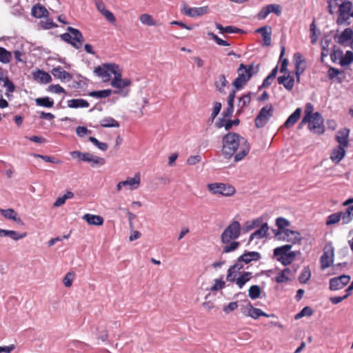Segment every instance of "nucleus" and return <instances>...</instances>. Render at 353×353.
<instances>
[{"mask_svg": "<svg viewBox=\"0 0 353 353\" xmlns=\"http://www.w3.org/2000/svg\"><path fill=\"white\" fill-rule=\"evenodd\" d=\"M353 37V30L350 28H345L339 35L337 42L342 46H345L346 43L351 40Z\"/></svg>", "mask_w": 353, "mask_h": 353, "instance_id": "31", "label": "nucleus"}, {"mask_svg": "<svg viewBox=\"0 0 353 353\" xmlns=\"http://www.w3.org/2000/svg\"><path fill=\"white\" fill-rule=\"evenodd\" d=\"M350 129L344 128L339 130L336 134L335 139L339 143L338 145L347 148L349 145Z\"/></svg>", "mask_w": 353, "mask_h": 353, "instance_id": "16", "label": "nucleus"}, {"mask_svg": "<svg viewBox=\"0 0 353 353\" xmlns=\"http://www.w3.org/2000/svg\"><path fill=\"white\" fill-rule=\"evenodd\" d=\"M269 230L267 223H263L261 228L256 230L254 232L252 233L249 237V243L251 242L254 238L261 239L267 236Z\"/></svg>", "mask_w": 353, "mask_h": 353, "instance_id": "27", "label": "nucleus"}, {"mask_svg": "<svg viewBox=\"0 0 353 353\" xmlns=\"http://www.w3.org/2000/svg\"><path fill=\"white\" fill-rule=\"evenodd\" d=\"M0 212L7 219L13 220L17 223L21 222V219L17 217V212L13 209H0Z\"/></svg>", "mask_w": 353, "mask_h": 353, "instance_id": "36", "label": "nucleus"}, {"mask_svg": "<svg viewBox=\"0 0 353 353\" xmlns=\"http://www.w3.org/2000/svg\"><path fill=\"white\" fill-rule=\"evenodd\" d=\"M247 82L248 81H246V79H243L239 77H237L234 80L232 85L236 90H240L243 88V85H245Z\"/></svg>", "mask_w": 353, "mask_h": 353, "instance_id": "56", "label": "nucleus"}, {"mask_svg": "<svg viewBox=\"0 0 353 353\" xmlns=\"http://www.w3.org/2000/svg\"><path fill=\"white\" fill-rule=\"evenodd\" d=\"M68 106L70 108H88L89 107V103L83 99H73L68 100Z\"/></svg>", "mask_w": 353, "mask_h": 353, "instance_id": "32", "label": "nucleus"}, {"mask_svg": "<svg viewBox=\"0 0 353 353\" xmlns=\"http://www.w3.org/2000/svg\"><path fill=\"white\" fill-rule=\"evenodd\" d=\"M353 61V52L350 50H347L343 57L340 61V65L341 66H345L350 65Z\"/></svg>", "mask_w": 353, "mask_h": 353, "instance_id": "50", "label": "nucleus"}, {"mask_svg": "<svg viewBox=\"0 0 353 353\" xmlns=\"http://www.w3.org/2000/svg\"><path fill=\"white\" fill-rule=\"evenodd\" d=\"M48 90L49 92H54V93H56V94H61V93H65V90L59 85L57 84V85H50L48 88Z\"/></svg>", "mask_w": 353, "mask_h": 353, "instance_id": "60", "label": "nucleus"}, {"mask_svg": "<svg viewBox=\"0 0 353 353\" xmlns=\"http://www.w3.org/2000/svg\"><path fill=\"white\" fill-rule=\"evenodd\" d=\"M311 276V272L309 267H305L302 270L299 277V281L301 283H306Z\"/></svg>", "mask_w": 353, "mask_h": 353, "instance_id": "48", "label": "nucleus"}, {"mask_svg": "<svg viewBox=\"0 0 353 353\" xmlns=\"http://www.w3.org/2000/svg\"><path fill=\"white\" fill-rule=\"evenodd\" d=\"M51 72L55 78L61 81H70L72 79V75L67 71L64 70L61 66L54 68Z\"/></svg>", "mask_w": 353, "mask_h": 353, "instance_id": "25", "label": "nucleus"}, {"mask_svg": "<svg viewBox=\"0 0 353 353\" xmlns=\"http://www.w3.org/2000/svg\"><path fill=\"white\" fill-rule=\"evenodd\" d=\"M351 277L349 275L343 274L330 279V290L336 291L343 288L350 281Z\"/></svg>", "mask_w": 353, "mask_h": 353, "instance_id": "14", "label": "nucleus"}, {"mask_svg": "<svg viewBox=\"0 0 353 353\" xmlns=\"http://www.w3.org/2000/svg\"><path fill=\"white\" fill-rule=\"evenodd\" d=\"M341 212L342 224H348L353 219V204L349 205L345 212Z\"/></svg>", "mask_w": 353, "mask_h": 353, "instance_id": "34", "label": "nucleus"}, {"mask_svg": "<svg viewBox=\"0 0 353 353\" xmlns=\"http://www.w3.org/2000/svg\"><path fill=\"white\" fill-rule=\"evenodd\" d=\"M251 92L243 94L239 99L238 107L240 110H243L245 107L248 106L251 101Z\"/></svg>", "mask_w": 353, "mask_h": 353, "instance_id": "41", "label": "nucleus"}, {"mask_svg": "<svg viewBox=\"0 0 353 353\" xmlns=\"http://www.w3.org/2000/svg\"><path fill=\"white\" fill-rule=\"evenodd\" d=\"M208 35L212 39H213L219 46H229L230 44L227 41H225L219 37H217L215 34L213 32H208Z\"/></svg>", "mask_w": 353, "mask_h": 353, "instance_id": "54", "label": "nucleus"}, {"mask_svg": "<svg viewBox=\"0 0 353 353\" xmlns=\"http://www.w3.org/2000/svg\"><path fill=\"white\" fill-rule=\"evenodd\" d=\"M141 183L140 174L137 173L134 177H128L126 180L122 181V185L128 187V189L133 190L139 188Z\"/></svg>", "mask_w": 353, "mask_h": 353, "instance_id": "24", "label": "nucleus"}, {"mask_svg": "<svg viewBox=\"0 0 353 353\" xmlns=\"http://www.w3.org/2000/svg\"><path fill=\"white\" fill-rule=\"evenodd\" d=\"M140 21L145 25L154 26L155 23L151 15L148 14H143L139 17Z\"/></svg>", "mask_w": 353, "mask_h": 353, "instance_id": "53", "label": "nucleus"}, {"mask_svg": "<svg viewBox=\"0 0 353 353\" xmlns=\"http://www.w3.org/2000/svg\"><path fill=\"white\" fill-rule=\"evenodd\" d=\"M95 6L97 10L103 15L105 19L110 23H114L116 19L110 11L106 9L105 3L102 0H95Z\"/></svg>", "mask_w": 353, "mask_h": 353, "instance_id": "17", "label": "nucleus"}, {"mask_svg": "<svg viewBox=\"0 0 353 353\" xmlns=\"http://www.w3.org/2000/svg\"><path fill=\"white\" fill-rule=\"evenodd\" d=\"M261 255L259 252L255 251H245L239 256V261H243L244 264H248L252 261H258L261 259Z\"/></svg>", "mask_w": 353, "mask_h": 353, "instance_id": "18", "label": "nucleus"}, {"mask_svg": "<svg viewBox=\"0 0 353 353\" xmlns=\"http://www.w3.org/2000/svg\"><path fill=\"white\" fill-rule=\"evenodd\" d=\"M3 82V87L6 88V95L9 97L10 93H12L15 90V85L12 83V81L10 80L8 77H6V79H4Z\"/></svg>", "mask_w": 353, "mask_h": 353, "instance_id": "46", "label": "nucleus"}, {"mask_svg": "<svg viewBox=\"0 0 353 353\" xmlns=\"http://www.w3.org/2000/svg\"><path fill=\"white\" fill-rule=\"evenodd\" d=\"M223 156L230 159L234 157V161L239 162L250 152V145L248 140L235 132H228L222 139Z\"/></svg>", "mask_w": 353, "mask_h": 353, "instance_id": "1", "label": "nucleus"}, {"mask_svg": "<svg viewBox=\"0 0 353 353\" xmlns=\"http://www.w3.org/2000/svg\"><path fill=\"white\" fill-rule=\"evenodd\" d=\"M34 80L41 84H46L52 81V77L47 72L38 69L32 73Z\"/></svg>", "mask_w": 353, "mask_h": 353, "instance_id": "19", "label": "nucleus"}, {"mask_svg": "<svg viewBox=\"0 0 353 353\" xmlns=\"http://www.w3.org/2000/svg\"><path fill=\"white\" fill-rule=\"evenodd\" d=\"M208 190L212 194H221L224 196H231L235 193V188L223 183H212L208 185Z\"/></svg>", "mask_w": 353, "mask_h": 353, "instance_id": "6", "label": "nucleus"}, {"mask_svg": "<svg viewBox=\"0 0 353 353\" xmlns=\"http://www.w3.org/2000/svg\"><path fill=\"white\" fill-rule=\"evenodd\" d=\"M121 77V72L119 70L118 72L115 74V76L112 80L110 84L112 87L119 89L118 90H114L113 92L114 94H119L125 97L128 94V90H125L123 89L130 85L131 81L128 79H122Z\"/></svg>", "mask_w": 353, "mask_h": 353, "instance_id": "8", "label": "nucleus"}, {"mask_svg": "<svg viewBox=\"0 0 353 353\" xmlns=\"http://www.w3.org/2000/svg\"><path fill=\"white\" fill-rule=\"evenodd\" d=\"M32 15L36 18L41 19L47 17L48 11L44 6L38 3L32 7Z\"/></svg>", "mask_w": 353, "mask_h": 353, "instance_id": "30", "label": "nucleus"}, {"mask_svg": "<svg viewBox=\"0 0 353 353\" xmlns=\"http://www.w3.org/2000/svg\"><path fill=\"white\" fill-rule=\"evenodd\" d=\"M225 245L223 248V253H229L238 249L240 245V243L235 241L234 240L231 241L229 243H225Z\"/></svg>", "mask_w": 353, "mask_h": 353, "instance_id": "47", "label": "nucleus"}, {"mask_svg": "<svg viewBox=\"0 0 353 353\" xmlns=\"http://www.w3.org/2000/svg\"><path fill=\"white\" fill-rule=\"evenodd\" d=\"M352 8V3L351 1L347 0L343 1L341 4L339 6V17L336 20V23L338 25H342L343 23H346L347 25H350V22L348 21L350 16L349 14L351 13V10Z\"/></svg>", "mask_w": 353, "mask_h": 353, "instance_id": "10", "label": "nucleus"}, {"mask_svg": "<svg viewBox=\"0 0 353 353\" xmlns=\"http://www.w3.org/2000/svg\"><path fill=\"white\" fill-rule=\"evenodd\" d=\"M313 314V310L309 307H304L298 314L295 316V319H299L303 316H310Z\"/></svg>", "mask_w": 353, "mask_h": 353, "instance_id": "52", "label": "nucleus"}, {"mask_svg": "<svg viewBox=\"0 0 353 353\" xmlns=\"http://www.w3.org/2000/svg\"><path fill=\"white\" fill-rule=\"evenodd\" d=\"M221 109V103L220 102L214 103V107H213V110H212V114H211L212 122L214 121L215 117L218 115V114L219 113Z\"/></svg>", "mask_w": 353, "mask_h": 353, "instance_id": "61", "label": "nucleus"}, {"mask_svg": "<svg viewBox=\"0 0 353 353\" xmlns=\"http://www.w3.org/2000/svg\"><path fill=\"white\" fill-rule=\"evenodd\" d=\"M302 109L301 108H296L294 112L291 114L284 123V126L286 128L292 127L300 119Z\"/></svg>", "mask_w": 353, "mask_h": 353, "instance_id": "26", "label": "nucleus"}, {"mask_svg": "<svg viewBox=\"0 0 353 353\" xmlns=\"http://www.w3.org/2000/svg\"><path fill=\"white\" fill-rule=\"evenodd\" d=\"M261 290L259 285H254L250 286L248 290V296L251 299H256L260 297Z\"/></svg>", "mask_w": 353, "mask_h": 353, "instance_id": "43", "label": "nucleus"}, {"mask_svg": "<svg viewBox=\"0 0 353 353\" xmlns=\"http://www.w3.org/2000/svg\"><path fill=\"white\" fill-rule=\"evenodd\" d=\"M291 248L292 245L290 244L278 247L274 250V255L280 257L284 254H288V252L291 250Z\"/></svg>", "mask_w": 353, "mask_h": 353, "instance_id": "45", "label": "nucleus"}, {"mask_svg": "<svg viewBox=\"0 0 353 353\" xmlns=\"http://www.w3.org/2000/svg\"><path fill=\"white\" fill-rule=\"evenodd\" d=\"M208 6H203L199 8H190L184 4L182 8V12L184 14L190 17H197L202 16L208 12Z\"/></svg>", "mask_w": 353, "mask_h": 353, "instance_id": "15", "label": "nucleus"}, {"mask_svg": "<svg viewBox=\"0 0 353 353\" xmlns=\"http://www.w3.org/2000/svg\"><path fill=\"white\" fill-rule=\"evenodd\" d=\"M83 219L85 220L89 225H101L103 223V219L99 215H94L92 214H85L83 216Z\"/></svg>", "mask_w": 353, "mask_h": 353, "instance_id": "28", "label": "nucleus"}, {"mask_svg": "<svg viewBox=\"0 0 353 353\" xmlns=\"http://www.w3.org/2000/svg\"><path fill=\"white\" fill-rule=\"evenodd\" d=\"M268 9L270 11V14L273 12L275 13L277 16H280L281 14V8L278 4H269L266 6Z\"/></svg>", "mask_w": 353, "mask_h": 353, "instance_id": "58", "label": "nucleus"}, {"mask_svg": "<svg viewBox=\"0 0 353 353\" xmlns=\"http://www.w3.org/2000/svg\"><path fill=\"white\" fill-rule=\"evenodd\" d=\"M252 278V272H243L236 279V284L241 289Z\"/></svg>", "mask_w": 353, "mask_h": 353, "instance_id": "35", "label": "nucleus"}, {"mask_svg": "<svg viewBox=\"0 0 353 353\" xmlns=\"http://www.w3.org/2000/svg\"><path fill=\"white\" fill-rule=\"evenodd\" d=\"M293 61L295 65V72H304L306 68L305 59L299 52H296L293 57Z\"/></svg>", "mask_w": 353, "mask_h": 353, "instance_id": "23", "label": "nucleus"}, {"mask_svg": "<svg viewBox=\"0 0 353 353\" xmlns=\"http://www.w3.org/2000/svg\"><path fill=\"white\" fill-rule=\"evenodd\" d=\"M119 67L115 63H103L102 65L96 67L94 70V73L102 78L103 82H108L110 81L111 74H115L119 70Z\"/></svg>", "mask_w": 353, "mask_h": 353, "instance_id": "4", "label": "nucleus"}, {"mask_svg": "<svg viewBox=\"0 0 353 353\" xmlns=\"http://www.w3.org/2000/svg\"><path fill=\"white\" fill-rule=\"evenodd\" d=\"M248 307H249V308H248V316H249L254 319H257L260 316H266V317L270 316V315H268V314H266L265 312L262 311L261 309L254 307L250 303H249Z\"/></svg>", "mask_w": 353, "mask_h": 353, "instance_id": "33", "label": "nucleus"}, {"mask_svg": "<svg viewBox=\"0 0 353 353\" xmlns=\"http://www.w3.org/2000/svg\"><path fill=\"white\" fill-rule=\"evenodd\" d=\"M74 274L72 273L68 272L63 278V283L64 285L67 288H69L72 284Z\"/></svg>", "mask_w": 353, "mask_h": 353, "instance_id": "63", "label": "nucleus"}, {"mask_svg": "<svg viewBox=\"0 0 353 353\" xmlns=\"http://www.w3.org/2000/svg\"><path fill=\"white\" fill-rule=\"evenodd\" d=\"M67 31L68 32L63 33L61 35V39L71 44L76 49L81 48L84 42L81 32L78 29L70 26L68 27Z\"/></svg>", "mask_w": 353, "mask_h": 353, "instance_id": "2", "label": "nucleus"}, {"mask_svg": "<svg viewBox=\"0 0 353 353\" xmlns=\"http://www.w3.org/2000/svg\"><path fill=\"white\" fill-rule=\"evenodd\" d=\"M334 259V248L331 242H328L323 248V252L320 258L321 269L324 270L333 265Z\"/></svg>", "mask_w": 353, "mask_h": 353, "instance_id": "7", "label": "nucleus"}, {"mask_svg": "<svg viewBox=\"0 0 353 353\" xmlns=\"http://www.w3.org/2000/svg\"><path fill=\"white\" fill-rule=\"evenodd\" d=\"M258 72L259 65L254 68L253 63L250 65L241 63L237 70L238 77L243 79H246L247 81H248L250 78Z\"/></svg>", "mask_w": 353, "mask_h": 353, "instance_id": "13", "label": "nucleus"}, {"mask_svg": "<svg viewBox=\"0 0 353 353\" xmlns=\"http://www.w3.org/2000/svg\"><path fill=\"white\" fill-rule=\"evenodd\" d=\"M228 84V81L226 79L225 74H220L219 79L215 82V86L216 89L221 92L224 93V88Z\"/></svg>", "mask_w": 353, "mask_h": 353, "instance_id": "40", "label": "nucleus"}, {"mask_svg": "<svg viewBox=\"0 0 353 353\" xmlns=\"http://www.w3.org/2000/svg\"><path fill=\"white\" fill-rule=\"evenodd\" d=\"M274 109L272 104H268L263 107L256 116L254 123L257 128L264 127L273 116Z\"/></svg>", "mask_w": 353, "mask_h": 353, "instance_id": "9", "label": "nucleus"}, {"mask_svg": "<svg viewBox=\"0 0 353 353\" xmlns=\"http://www.w3.org/2000/svg\"><path fill=\"white\" fill-rule=\"evenodd\" d=\"M275 234L279 236V239L291 242L293 244L301 243L302 240L301 235L299 232L290 229L277 231Z\"/></svg>", "mask_w": 353, "mask_h": 353, "instance_id": "12", "label": "nucleus"}, {"mask_svg": "<svg viewBox=\"0 0 353 353\" xmlns=\"http://www.w3.org/2000/svg\"><path fill=\"white\" fill-rule=\"evenodd\" d=\"M70 155L73 158H77L83 162H88L91 164L92 167L101 166L105 164V161L103 158L94 155L89 152H81L79 151H72Z\"/></svg>", "mask_w": 353, "mask_h": 353, "instance_id": "5", "label": "nucleus"}, {"mask_svg": "<svg viewBox=\"0 0 353 353\" xmlns=\"http://www.w3.org/2000/svg\"><path fill=\"white\" fill-rule=\"evenodd\" d=\"M237 273L238 272L236 271L229 268V269L228 270V274L226 276L227 281L232 282V283H233V282L236 283V279H237V278H236Z\"/></svg>", "mask_w": 353, "mask_h": 353, "instance_id": "59", "label": "nucleus"}, {"mask_svg": "<svg viewBox=\"0 0 353 353\" xmlns=\"http://www.w3.org/2000/svg\"><path fill=\"white\" fill-rule=\"evenodd\" d=\"M342 220L341 212L333 213L327 216L326 221V225H330L338 223L340 220Z\"/></svg>", "mask_w": 353, "mask_h": 353, "instance_id": "49", "label": "nucleus"}, {"mask_svg": "<svg viewBox=\"0 0 353 353\" xmlns=\"http://www.w3.org/2000/svg\"><path fill=\"white\" fill-rule=\"evenodd\" d=\"M26 236V233H23L20 234L19 232L14 230H4L0 228V236H8L10 239L18 241L24 238Z\"/></svg>", "mask_w": 353, "mask_h": 353, "instance_id": "29", "label": "nucleus"}, {"mask_svg": "<svg viewBox=\"0 0 353 353\" xmlns=\"http://www.w3.org/2000/svg\"><path fill=\"white\" fill-rule=\"evenodd\" d=\"M33 156L36 158H39L43 159L46 162L53 163H59L61 161L57 160L53 157L42 155L39 154H34Z\"/></svg>", "mask_w": 353, "mask_h": 353, "instance_id": "55", "label": "nucleus"}, {"mask_svg": "<svg viewBox=\"0 0 353 353\" xmlns=\"http://www.w3.org/2000/svg\"><path fill=\"white\" fill-rule=\"evenodd\" d=\"M256 32H259L261 34L263 37V46H269L271 44V28L270 26H265L261 28H258L256 30Z\"/></svg>", "mask_w": 353, "mask_h": 353, "instance_id": "22", "label": "nucleus"}, {"mask_svg": "<svg viewBox=\"0 0 353 353\" xmlns=\"http://www.w3.org/2000/svg\"><path fill=\"white\" fill-rule=\"evenodd\" d=\"M345 148L337 145L330 154V159L335 164H338L345 156Z\"/></svg>", "mask_w": 353, "mask_h": 353, "instance_id": "20", "label": "nucleus"}, {"mask_svg": "<svg viewBox=\"0 0 353 353\" xmlns=\"http://www.w3.org/2000/svg\"><path fill=\"white\" fill-rule=\"evenodd\" d=\"M112 93V91L110 89L98 90V91H92L90 92L88 95L95 98H106L109 97Z\"/></svg>", "mask_w": 353, "mask_h": 353, "instance_id": "42", "label": "nucleus"}, {"mask_svg": "<svg viewBox=\"0 0 353 353\" xmlns=\"http://www.w3.org/2000/svg\"><path fill=\"white\" fill-rule=\"evenodd\" d=\"M76 133L79 137H83L87 134H90L91 131L88 130L86 127L78 126L76 128Z\"/></svg>", "mask_w": 353, "mask_h": 353, "instance_id": "64", "label": "nucleus"}, {"mask_svg": "<svg viewBox=\"0 0 353 353\" xmlns=\"http://www.w3.org/2000/svg\"><path fill=\"white\" fill-rule=\"evenodd\" d=\"M290 224V221L283 217H278L276 219V225L278 227V231H283L286 230V227Z\"/></svg>", "mask_w": 353, "mask_h": 353, "instance_id": "51", "label": "nucleus"}, {"mask_svg": "<svg viewBox=\"0 0 353 353\" xmlns=\"http://www.w3.org/2000/svg\"><path fill=\"white\" fill-rule=\"evenodd\" d=\"M308 128L310 130L316 134H321L324 133V120L322 115L319 112L314 113V116H312L309 121Z\"/></svg>", "mask_w": 353, "mask_h": 353, "instance_id": "11", "label": "nucleus"}, {"mask_svg": "<svg viewBox=\"0 0 353 353\" xmlns=\"http://www.w3.org/2000/svg\"><path fill=\"white\" fill-rule=\"evenodd\" d=\"M100 125L103 128H119V123L116 121L114 119L107 117L103 118L100 121Z\"/></svg>", "mask_w": 353, "mask_h": 353, "instance_id": "37", "label": "nucleus"}, {"mask_svg": "<svg viewBox=\"0 0 353 353\" xmlns=\"http://www.w3.org/2000/svg\"><path fill=\"white\" fill-rule=\"evenodd\" d=\"M296 256L295 252H290L288 254H284L278 258V261L284 265H290Z\"/></svg>", "mask_w": 353, "mask_h": 353, "instance_id": "38", "label": "nucleus"}, {"mask_svg": "<svg viewBox=\"0 0 353 353\" xmlns=\"http://www.w3.org/2000/svg\"><path fill=\"white\" fill-rule=\"evenodd\" d=\"M241 225L237 221H232L223 230L221 236L222 243H229L237 239L241 234Z\"/></svg>", "mask_w": 353, "mask_h": 353, "instance_id": "3", "label": "nucleus"}, {"mask_svg": "<svg viewBox=\"0 0 353 353\" xmlns=\"http://www.w3.org/2000/svg\"><path fill=\"white\" fill-rule=\"evenodd\" d=\"M277 81L279 84L283 85L287 90L291 91L294 88L295 80L293 77L288 74V75L279 77Z\"/></svg>", "mask_w": 353, "mask_h": 353, "instance_id": "21", "label": "nucleus"}, {"mask_svg": "<svg viewBox=\"0 0 353 353\" xmlns=\"http://www.w3.org/2000/svg\"><path fill=\"white\" fill-rule=\"evenodd\" d=\"M36 104L39 106L45 108H52L54 105V101L48 97L37 98L35 100Z\"/></svg>", "mask_w": 353, "mask_h": 353, "instance_id": "39", "label": "nucleus"}, {"mask_svg": "<svg viewBox=\"0 0 353 353\" xmlns=\"http://www.w3.org/2000/svg\"><path fill=\"white\" fill-rule=\"evenodd\" d=\"M275 281L278 283H283L290 281V279L285 274L281 271L275 277Z\"/></svg>", "mask_w": 353, "mask_h": 353, "instance_id": "62", "label": "nucleus"}, {"mask_svg": "<svg viewBox=\"0 0 353 353\" xmlns=\"http://www.w3.org/2000/svg\"><path fill=\"white\" fill-rule=\"evenodd\" d=\"M12 58V54L3 47L0 46V62L8 63Z\"/></svg>", "mask_w": 353, "mask_h": 353, "instance_id": "44", "label": "nucleus"}, {"mask_svg": "<svg viewBox=\"0 0 353 353\" xmlns=\"http://www.w3.org/2000/svg\"><path fill=\"white\" fill-rule=\"evenodd\" d=\"M225 286V281L222 280V279H216L214 280V285L210 288V290L212 292L217 291L219 290H221Z\"/></svg>", "mask_w": 353, "mask_h": 353, "instance_id": "57", "label": "nucleus"}]
</instances>
